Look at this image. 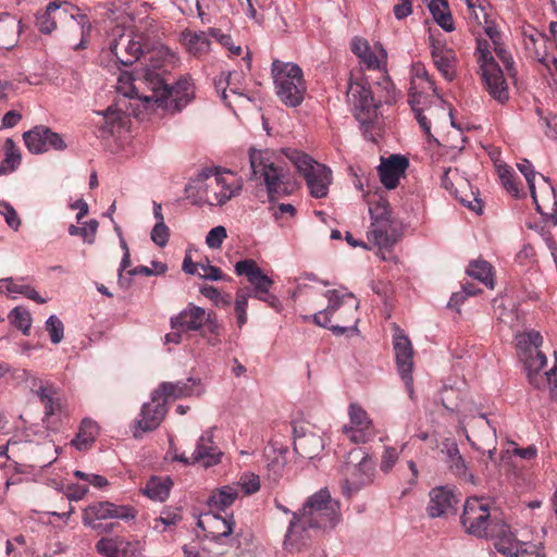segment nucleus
I'll use <instances>...</instances> for the list:
<instances>
[{
    "label": "nucleus",
    "mask_w": 557,
    "mask_h": 557,
    "mask_svg": "<svg viewBox=\"0 0 557 557\" xmlns=\"http://www.w3.org/2000/svg\"><path fill=\"white\" fill-rule=\"evenodd\" d=\"M517 166H518L519 171L525 177V181L528 183V186H529V189H530V193H531V197H532L533 202H534V205L536 207V210L541 214L544 215V212L542 210L541 205L537 201L536 194H535L534 180H535V176H536L537 173L534 172L532 163L530 161H528V160H522V162L518 163Z\"/></svg>",
    "instance_id": "nucleus-45"
},
{
    "label": "nucleus",
    "mask_w": 557,
    "mask_h": 557,
    "mask_svg": "<svg viewBox=\"0 0 557 557\" xmlns=\"http://www.w3.org/2000/svg\"><path fill=\"white\" fill-rule=\"evenodd\" d=\"M194 183L198 193L210 206H223L238 196L243 189L242 178L227 170H202Z\"/></svg>",
    "instance_id": "nucleus-5"
},
{
    "label": "nucleus",
    "mask_w": 557,
    "mask_h": 557,
    "mask_svg": "<svg viewBox=\"0 0 557 557\" xmlns=\"http://www.w3.org/2000/svg\"><path fill=\"white\" fill-rule=\"evenodd\" d=\"M323 296L327 299V306L312 314V321L317 325L330 330L335 336L345 335L348 333V327L339 323H333V318L341 309H343V318L356 315L360 301L354 293L344 286L327 289Z\"/></svg>",
    "instance_id": "nucleus-6"
},
{
    "label": "nucleus",
    "mask_w": 557,
    "mask_h": 557,
    "mask_svg": "<svg viewBox=\"0 0 557 557\" xmlns=\"http://www.w3.org/2000/svg\"><path fill=\"white\" fill-rule=\"evenodd\" d=\"M382 211L386 213V205L385 203H376L374 206H370L369 211L372 219L370 235L374 240L375 245L380 248H387L394 245L395 236L391 233V222L385 218L376 214V211Z\"/></svg>",
    "instance_id": "nucleus-21"
},
{
    "label": "nucleus",
    "mask_w": 557,
    "mask_h": 557,
    "mask_svg": "<svg viewBox=\"0 0 557 557\" xmlns=\"http://www.w3.org/2000/svg\"><path fill=\"white\" fill-rule=\"evenodd\" d=\"M166 270H168V265L165 263L160 262V261H152L151 267L139 265V267H136V268L127 271V274L129 276H134V275H138V274L151 276V275L163 274V273H165Z\"/></svg>",
    "instance_id": "nucleus-49"
},
{
    "label": "nucleus",
    "mask_w": 557,
    "mask_h": 557,
    "mask_svg": "<svg viewBox=\"0 0 557 557\" xmlns=\"http://www.w3.org/2000/svg\"><path fill=\"white\" fill-rule=\"evenodd\" d=\"M128 543L120 537H102L96 544L97 552L106 557H121L126 553Z\"/></svg>",
    "instance_id": "nucleus-37"
},
{
    "label": "nucleus",
    "mask_w": 557,
    "mask_h": 557,
    "mask_svg": "<svg viewBox=\"0 0 557 557\" xmlns=\"http://www.w3.org/2000/svg\"><path fill=\"white\" fill-rule=\"evenodd\" d=\"M408 166V159L401 154H392L388 158H381L377 171L383 186L387 189L396 188Z\"/></svg>",
    "instance_id": "nucleus-20"
},
{
    "label": "nucleus",
    "mask_w": 557,
    "mask_h": 557,
    "mask_svg": "<svg viewBox=\"0 0 557 557\" xmlns=\"http://www.w3.org/2000/svg\"><path fill=\"white\" fill-rule=\"evenodd\" d=\"M109 49L123 65H132L147 49V37L139 29L115 25L110 32Z\"/></svg>",
    "instance_id": "nucleus-10"
},
{
    "label": "nucleus",
    "mask_w": 557,
    "mask_h": 557,
    "mask_svg": "<svg viewBox=\"0 0 557 557\" xmlns=\"http://www.w3.org/2000/svg\"><path fill=\"white\" fill-rule=\"evenodd\" d=\"M46 330L49 333L53 344H59L64 336L63 322L54 314L50 315L46 321Z\"/></svg>",
    "instance_id": "nucleus-48"
},
{
    "label": "nucleus",
    "mask_w": 557,
    "mask_h": 557,
    "mask_svg": "<svg viewBox=\"0 0 557 557\" xmlns=\"http://www.w3.org/2000/svg\"><path fill=\"white\" fill-rule=\"evenodd\" d=\"M475 54L485 91L493 100L499 104H505L509 100L508 85L500 66L488 48V44L478 39Z\"/></svg>",
    "instance_id": "nucleus-9"
},
{
    "label": "nucleus",
    "mask_w": 557,
    "mask_h": 557,
    "mask_svg": "<svg viewBox=\"0 0 557 557\" xmlns=\"http://www.w3.org/2000/svg\"><path fill=\"white\" fill-rule=\"evenodd\" d=\"M323 448L324 443L321 436L307 433L301 426L294 425V449L300 457L313 459Z\"/></svg>",
    "instance_id": "nucleus-25"
},
{
    "label": "nucleus",
    "mask_w": 557,
    "mask_h": 557,
    "mask_svg": "<svg viewBox=\"0 0 557 557\" xmlns=\"http://www.w3.org/2000/svg\"><path fill=\"white\" fill-rule=\"evenodd\" d=\"M341 519L339 504L331 497L326 488H321L309 496L299 511L292 513L285 542L292 544L304 537L310 530L333 529Z\"/></svg>",
    "instance_id": "nucleus-2"
},
{
    "label": "nucleus",
    "mask_w": 557,
    "mask_h": 557,
    "mask_svg": "<svg viewBox=\"0 0 557 557\" xmlns=\"http://www.w3.org/2000/svg\"><path fill=\"white\" fill-rule=\"evenodd\" d=\"M348 416L349 423L343 426V432L352 443H367L375 436L373 422L362 407L351 404Z\"/></svg>",
    "instance_id": "nucleus-17"
},
{
    "label": "nucleus",
    "mask_w": 557,
    "mask_h": 557,
    "mask_svg": "<svg viewBox=\"0 0 557 557\" xmlns=\"http://www.w3.org/2000/svg\"><path fill=\"white\" fill-rule=\"evenodd\" d=\"M412 72L413 77L409 91L408 103L410 104L414 113V117L428 140H435L431 133V120L435 117L437 112L445 114V101L437 96L438 103L433 106L431 97L424 91L418 90L417 82L420 81V83L423 84V86H421L422 89H431L434 95H437L434 83L431 81L428 72L421 64L413 65Z\"/></svg>",
    "instance_id": "nucleus-4"
},
{
    "label": "nucleus",
    "mask_w": 557,
    "mask_h": 557,
    "mask_svg": "<svg viewBox=\"0 0 557 557\" xmlns=\"http://www.w3.org/2000/svg\"><path fill=\"white\" fill-rule=\"evenodd\" d=\"M475 423L482 429V440L484 443L476 445L474 442H471V445L475 449L486 453L490 460H494L496 453V425L492 420L487 419L484 413L480 414Z\"/></svg>",
    "instance_id": "nucleus-29"
},
{
    "label": "nucleus",
    "mask_w": 557,
    "mask_h": 557,
    "mask_svg": "<svg viewBox=\"0 0 557 557\" xmlns=\"http://www.w3.org/2000/svg\"><path fill=\"white\" fill-rule=\"evenodd\" d=\"M209 311L188 304L178 314L171 318V325L173 329H181L183 331H201L208 320Z\"/></svg>",
    "instance_id": "nucleus-24"
},
{
    "label": "nucleus",
    "mask_w": 557,
    "mask_h": 557,
    "mask_svg": "<svg viewBox=\"0 0 557 557\" xmlns=\"http://www.w3.org/2000/svg\"><path fill=\"white\" fill-rule=\"evenodd\" d=\"M152 67L145 66L136 72V78L122 73L116 82L119 94L127 98H139L146 103L153 102L158 108L178 112L194 98L195 88L190 78L182 77L175 84H169L161 73L162 63L174 59V54L164 47L156 50L151 61Z\"/></svg>",
    "instance_id": "nucleus-1"
},
{
    "label": "nucleus",
    "mask_w": 557,
    "mask_h": 557,
    "mask_svg": "<svg viewBox=\"0 0 557 557\" xmlns=\"http://www.w3.org/2000/svg\"><path fill=\"white\" fill-rule=\"evenodd\" d=\"M249 162L250 180L265 185L270 200L287 194L284 170L275 165L272 152L251 148Z\"/></svg>",
    "instance_id": "nucleus-8"
},
{
    "label": "nucleus",
    "mask_w": 557,
    "mask_h": 557,
    "mask_svg": "<svg viewBox=\"0 0 557 557\" xmlns=\"http://www.w3.org/2000/svg\"><path fill=\"white\" fill-rule=\"evenodd\" d=\"M184 44L188 51L193 53L194 55H201L209 51L210 48V39L209 33L206 32H184L182 34Z\"/></svg>",
    "instance_id": "nucleus-33"
},
{
    "label": "nucleus",
    "mask_w": 557,
    "mask_h": 557,
    "mask_svg": "<svg viewBox=\"0 0 557 557\" xmlns=\"http://www.w3.org/2000/svg\"><path fill=\"white\" fill-rule=\"evenodd\" d=\"M542 343V335L534 330L516 335V346L530 384L537 389L548 388L552 398L557 399V351L554 352L556 358L554 367L543 371L547 359L539 349Z\"/></svg>",
    "instance_id": "nucleus-3"
},
{
    "label": "nucleus",
    "mask_w": 557,
    "mask_h": 557,
    "mask_svg": "<svg viewBox=\"0 0 557 557\" xmlns=\"http://www.w3.org/2000/svg\"><path fill=\"white\" fill-rule=\"evenodd\" d=\"M288 158L305 177L310 195L314 198L326 197L332 183V171L300 151H293Z\"/></svg>",
    "instance_id": "nucleus-11"
},
{
    "label": "nucleus",
    "mask_w": 557,
    "mask_h": 557,
    "mask_svg": "<svg viewBox=\"0 0 557 557\" xmlns=\"http://www.w3.org/2000/svg\"><path fill=\"white\" fill-rule=\"evenodd\" d=\"M102 115L104 119V128L109 133H112L115 123L121 121L123 111L117 109L115 106H110L102 112Z\"/></svg>",
    "instance_id": "nucleus-58"
},
{
    "label": "nucleus",
    "mask_w": 557,
    "mask_h": 557,
    "mask_svg": "<svg viewBox=\"0 0 557 557\" xmlns=\"http://www.w3.org/2000/svg\"><path fill=\"white\" fill-rule=\"evenodd\" d=\"M235 273L239 276H246L252 289L250 290L251 297L267 302L270 307L277 309L280 300L274 295H269V292L274 284L263 271L258 267L257 262L252 259H245L236 262ZM249 293V290H247Z\"/></svg>",
    "instance_id": "nucleus-14"
},
{
    "label": "nucleus",
    "mask_w": 557,
    "mask_h": 557,
    "mask_svg": "<svg viewBox=\"0 0 557 557\" xmlns=\"http://www.w3.org/2000/svg\"><path fill=\"white\" fill-rule=\"evenodd\" d=\"M400 451L395 447L386 446L382 454L380 469L384 473H388L399 459Z\"/></svg>",
    "instance_id": "nucleus-53"
},
{
    "label": "nucleus",
    "mask_w": 557,
    "mask_h": 557,
    "mask_svg": "<svg viewBox=\"0 0 557 557\" xmlns=\"http://www.w3.org/2000/svg\"><path fill=\"white\" fill-rule=\"evenodd\" d=\"M394 350L396 357V364L398 369V373L401 380L405 383V386L408 391L409 397H413V379H412V369H413V348L410 339L397 329L394 335Z\"/></svg>",
    "instance_id": "nucleus-16"
},
{
    "label": "nucleus",
    "mask_w": 557,
    "mask_h": 557,
    "mask_svg": "<svg viewBox=\"0 0 557 557\" xmlns=\"http://www.w3.org/2000/svg\"><path fill=\"white\" fill-rule=\"evenodd\" d=\"M151 240L160 248L168 245L170 238V228L166 224H154L150 233Z\"/></svg>",
    "instance_id": "nucleus-55"
},
{
    "label": "nucleus",
    "mask_w": 557,
    "mask_h": 557,
    "mask_svg": "<svg viewBox=\"0 0 557 557\" xmlns=\"http://www.w3.org/2000/svg\"><path fill=\"white\" fill-rule=\"evenodd\" d=\"M213 520L215 523L221 524V528H218L219 531L216 533H212V540L218 542L233 533L234 520L232 516L227 518H221L220 516L214 515Z\"/></svg>",
    "instance_id": "nucleus-51"
},
{
    "label": "nucleus",
    "mask_w": 557,
    "mask_h": 557,
    "mask_svg": "<svg viewBox=\"0 0 557 557\" xmlns=\"http://www.w3.org/2000/svg\"><path fill=\"white\" fill-rule=\"evenodd\" d=\"M195 384H196V381L193 379H188L185 382H183V381H178L175 383L163 382L151 394V400L159 401V400L165 399V403H166L168 399H170V398L176 399V398L188 397L193 394Z\"/></svg>",
    "instance_id": "nucleus-27"
},
{
    "label": "nucleus",
    "mask_w": 557,
    "mask_h": 557,
    "mask_svg": "<svg viewBox=\"0 0 557 557\" xmlns=\"http://www.w3.org/2000/svg\"><path fill=\"white\" fill-rule=\"evenodd\" d=\"M222 451L213 442V431L207 430L198 438L196 448L191 454L193 462L209 468L221 462Z\"/></svg>",
    "instance_id": "nucleus-23"
},
{
    "label": "nucleus",
    "mask_w": 557,
    "mask_h": 557,
    "mask_svg": "<svg viewBox=\"0 0 557 557\" xmlns=\"http://www.w3.org/2000/svg\"><path fill=\"white\" fill-rule=\"evenodd\" d=\"M442 451L446 455V462L449 465V468L451 471H454L455 474H467L466 461L460 455L458 445L455 441L446 440L443 443Z\"/></svg>",
    "instance_id": "nucleus-36"
},
{
    "label": "nucleus",
    "mask_w": 557,
    "mask_h": 557,
    "mask_svg": "<svg viewBox=\"0 0 557 557\" xmlns=\"http://www.w3.org/2000/svg\"><path fill=\"white\" fill-rule=\"evenodd\" d=\"M480 10L483 13V17H484V23H485L484 32H485L486 36L492 40L493 46H497L498 41H500V34H499L498 29L496 28V26L493 23L487 21V14H486L484 8L480 7Z\"/></svg>",
    "instance_id": "nucleus-61"
},
{
    "label": "nucleus",
    "mask_w": 557,
    "mask_h": 557,
    "mask_svg": "<svg viewBox=\"0 0 557 557\" xmlns=\"http://www.w3.org/2000/svg\"><path fill=\"white\" fill-rule=\"evenodd\" d=\"M271 72L280 100L287 107L300 106L307 90L300 66L293 62L274 60Z\"/></svg>",
    "instance_id": "nucleus-7"
},
{
    "label": "nucleus",
    "mask_w": 557,
    "mask_h": 557,
    "mask_svg": "<svg viewBox=\"0 0 557 557\" xmlns=\"http://www.w3.org/2000/svg\"><path fill=\"white\" fill-rule=\"evenodd\" d=\"M460 520L466 532L478 539H488L494 522L503 521L490 512L488 504L484 499L476 497L467 499Z\"/></svg>",
    "instance_id": "nucleus-12"
},
{
    "label": "nucleus",
    "mask_w": 557,
    "mask_h": 557,
    "mask_svg": "<svg viewBox=\"0 0 557 557\" xmlns=\"http://www.w3.org/2000/svg\"><path fill=\"white\" fill-rule=\"evenodd\" d=\"M5 158L0 164V174H7L15 171L21 164V153L20 150L15 147L12 139L5 140Z\"/></svg>",
    "instance_id": "nucleus-39"
},
{
    "label": "nucleus",
    "mask_w": 557,
    "mask_h": 557,
    "mask_svg": "<svg viewBox=\"0 0 557 557\" xmlns=\"http://www.w3.org/2000/svg\"><path fill=\"white\" fill-rule=\"evenodd\" d=\"M0 214L3 215L7 224L14 231L21 226V219L15 209L7 201L0 200Z\"/></svg>",
    "instance_id": "nucleus-52"
},
{
    "label": "nucleus",
    "mask_w": 557,
    "mask_h": 557,
    "mask_svg": "<svg viewBox=\"0 0 557 557\" xmlns=\"http://www.w3.org/2000/svg\"><path fill=\"white\" fill-rule=\"evenodd\" d=\"M9 319L16 329L23 332L24 335H29L32 317L28 310L15 307L11 310Z\"/></svg>",
    "instance_id": "nucleus-44"
},
{
    "label": "nucleus",
    "mask_w": 557,
    "mask_h": 557,
    "mask_svg": "<svg viewBox=\"0 0 557 557\" xmlns=\"http://www.w3.org/2000/svg\"><path fill=\"white\" fill-rule=\"evenodd\" d=\"M99 223L97 220L92 219L85 223V226L78 227L76 225L71 224L69 226V234L72 236H82L83 240L87 244H94L96 239V233L98 230Z\"/></svg>",
    "instance_id": "nucleus-46"
},
{
    "label": "nucleus",
    "mask_w": 557,
    "mask_h": 557,
    "mask_svg": "<svg viewBox=\"0 0 557 557\" xmlns=\"http://www.w3.org/2000/svg\"><path fill=\"white\" fill-rule=\"evenodd\" d=\"M237 487L239 486L244 492L245 494L247 495H251L256 492L259 491L260 488V479L258 475L256 474H244L240 476L237 485Z\"/></svg>",
    "instance_id": "nucleus-56"
},
{
    "label": "nucleus",
    "mask_w": 557,
    "mask_h": 557,
    "mask_svg": "<svg viewBox=\"0 0 557 557\" xmlns=\"http://www.w3.org/2000/svg\"><path fill=\"white\" fill-rule=\"evenodd\" d=\"M151 403L143 405L139 418L136 420V424L141 432L157 429L168 412L165 399L159 401L151 400Z\"/></svg>",
    "instance_id": "nucleus-26"
},
{
    "label": "nucleus",
    "mask_w": 557,
    "mask_h": 557,
    "mask_svg": "<svg viewBox=\"0 0 557 557\" xmlns=\"http://www.w3.org/2000/svg\"><path fill=\"white\" fill-rule=\"evenodd\" d=\"M250 297L251 294L245 289H238L235 294L234 311L239 329H242L247 323V308Z\"/></svg>",
    "instance_id": "nucleus-42"
},
{
    "label": "nucleus",
    "mask_w": 557,
    "mask_h": 557,
    "mask_svg": "<svg viewBox=\"0 0 557 557\" xmlns=\"http://www.w3.org/2000/svg\"><path fill=\"white\" fill-rule=\"evenodd\" d=\"M498 174H499V178H500L504 187L506 188V190L512 195H517L518 186L513 180V176H515L513 170L507 165H500V166H498Z\"/></svg>",
    "instance_id": "nucleus-54"
},
{
    "label": "nucleus",
    "mask_w": 557,
    "mask_h": 557,
    "mask_svg": "<svg viewBox=\"0 0 557 557\" xmlns=\"http://www.w3.org/2000/svg\"><path fill=\"white\" fill-rule=\"evenodd\" d=\"M467 273L483 284L493 286L492 268L488 262L482 260L473 261L469 264Z\"/></svg>",
    "instance_id": "nucleus-41"
},
{
    "label": "nucleus",
    "mask_w": 557,
    "mask_h": 557,
    "mask_svg": "<svg viewBox=\"0 0 557 557\" xmlns=\"http://www.w3.org/2000/svg\"><path fill=\"white\" fill-rule=\"evenodd\" d=\"M364 54L366 55L359 60L368 70H381L385 67L387 53L381 44H375L369 49V52Z\"/></svg>",
    "instance_id": "nucleus-38"
},
{
    "label": "nucleus",
    "mask_w": 557,
    "mask_h": 557,
    "mask_svg": "<svg viewBox=\"0 0 557 557\" xmlns=\"http://www.w3.org/2000/svg\"><path fill=\"white\" fill-rule=\"evenodd\" d=\"M541 120L545 127V129H544L545 135L548 138L556 139L557 138V115L542 116Z\"/></svg>",
    "instance_id": "nucleus-62"
},
{
    "label": "nucleus",
    "mask_w": 557,
    "mask_h": 557,
    "mask_svg": "<svg viewBox=\"0 0 557 557\" xmlns=\"http://www.w3.org/2000/svg\"><path fill=\"white\" fill-rule=\"evenodd\" d=\"M173 485L170 476L159 478L152 476L144 488V494L156 502H163L169 497Z\"/></svg>",
    "instance_id": "nucleus-31"
},
{
    "label": "nucleus",
    "mask_w": 557,
    "mask_h": 557,
    "mask_svg": "<svg viewBox=\"0 0 557 557\" xmlns=\"http://www.w3.org/2000/svg\"><path fill=\"white\" fill-rule=\"evenodd\" d=\"M46 135H48V127L45 125H37L30 131L24 133L23 138L27 149L35 154L46 152Z\"/></svg>",
    "instance_id": "nucleus-34"
},
{
    "label": "nucleus",
    "mask_w": 557,
    "mask_h": 557,
    "mask_svg": "<svg viewBox=\"0 0 557 557\" xmlns=\"http://www.w3.org/2000/svg\"><path fill=\"white\" fill-rule=\"evenodd\" d=\"M182 516L178 509H164L160 516L154 519L153 529L159 532H164L168 528L175 525L180 522Z\"/></svg>",
    "instance_id": "nucleus-47"
},
{
    "label": "nucleus",
    "mask_w": 557,
    "mask_h": 557,
    "mask_svg": "<svg viewBox=\"0 0 557 557\" xmlns=\"http://www.w3.org/2000/svg\"><path fill=\"white\" fill-rule=\"evenodd\" d=\"M88 492L86 485L73 484L69 486L67 499L71 502H78L85 497Z\"/></svg>",
    "instance_id": "nucleus-64"
},
{
    "label": "nucleus",
    "mask_w": 557,
    "mask_h": 557,
    "mask_svg": "<svg viewBox=\"0 0 557 557\" xmlns=\"http://www.w3.org/2000/svg\"><path fill=\"white\" fill-rule=\"evenodd\" d=\"M488 539H493L495 549L506 557H520L525 553L515 534L510 531L509 525L504 521H495Z\"/></svg>",
    "instance_id": "nucleus-19"
},
{
    "label": "nucleus",
    "mask_w": 557,
    "mask_h": 557,
    "mask_svg": "<svg viewBox=\"0 0 557 557\" xmlns=\"http://www.w3.org/2000/svg\"><path fill=\"white\" fill-rule=\"evenodd\" d=\"M3 281H5V284H7L5 289L8 293L24 295L25 297L36 301L37 304H46L47 302V299L41 297L36 292V289L33 288L30 285L14 282V280L12 277L3 278Z\"/></svg>",
    "instance_id": "nucleus-40"
},
{
    "label": "nucleus",
    "mask_w": 557,
    "mask_h": 557,
    "mask_svg": "<svg viewBox=\"0 0 557 557\" xmlns=\"http://www.w3.org/2000/svg\"><path fill=\"white\" fill-rule=\"evenodd\" d=\"M347 97L354 104L356 117L364 127V134L368 139V129L372 127L377 119V102L374 100L372 91L363 81L350 82L347 90Z\"/></svg>",
    "instance_id": "nucleus-13"
},
{
    "label": "nucleus",
    "mask_w": 557,
    "mask_h": 557,
    "mask_svg": "<svg viewBox=\"0 0 557 557\" xmlns=\"http://www.w3.org/2000/svg\"><path fill=\"white\" fill-rule=\"evenodd\" d=\"M355 472L357 478L352 480H346L342 486L343 494L346 497H351L360 490L361 486L372 481L373 468L368 456H364L361 461L355 466Z\"/></svg>",
    "instance_id": "nucleus-28"
},
{
    "label": "nucleus",
    "mask_w": 557,
    "mask_h": 557,
    "mask_svg": "<svg viewBox=\"0 0 557 557\" xmlns=\"http://www.w3.org/2000/svg\"><path fill=\"white\" fill-rule=\"evenodd\" d=\"M2 27L10 28L11 29V38L7 42V45H3L2 47L10 49L15 46L17 41V36L21 32V21H17L15 17L10 16L7 14V18L4 21V25H0V29Z\"/></svg>",
    "instance_id": "nucleus-57"
},
{
    "label": "nucleus",
    "mask_w": 557,
    "mask_h": 557,
    "mask_svg": "<svg viewBox=\"0 0 557 557\" xmlns=\"http://www.w3.org/2000/svg\"><path fill=\"white\" fill-rule=\"evenodd\" d=\"M60 8L57 2H50L42 13L36 17V25L42 34H50L55 28L54 18L51 16Z\"/></svg>",
    "instance_id": "nucleus-43"
},
{
    "label": "nucleus",
    "mask_w": 557,
    "mask_h": 557,
    "mask_svg": "<svg viewBox=\"0 0 557 557\" xmlns=\"http://www.w3.org/2000/svg\"><path fill=\"white\" fill-rule=\"evenodd\" d=\"M430 48L434 65L445 79L451 82L455 78L457 61L455 51L445 42L435 41L432 37H430Z\"/></svg>",
    "instance_id": "nucleus-22"
},
{
    "label": "nucleus",
    "mask_w": 557,
    "mask_h": 557,
    "mask_svg": "<svg viewBox=\"0 0 557 557\" xmlns=\"http://www.w3.org/2000/svg\"><path fill=\"white\" fill-rule=\"evenodd\" d=\"M238 497V487L235 485H224L215 490L208 498V505L211 510L223 511L228 508Z\"/></svg>",
    "instance_id": "nucleus-30"
},
{
    "label": "nucleus",
    "mask_w": 557,
    "mask_h": 557,
    "mask_svg": "<svg viewBox=\"0 0 557 557\" xmlns=\"http://www.w3.org/2000/svg\"><path fill=\"white\" fill-rule=\"evenodd\" d=\"M46 141H47V151L49 149H54L58 151H63L66 149V144L64 143L61 135L51 131L49 127H48V135H46Z\"/></svg>",
    "instance_id": "nucleus-60"
},
{
    "label": "nucleus",
    "mask_w": 557,
    "mask_h": 557,
    "mask_svg": "<svg viewBox=\"0 0 557 557\" xmlns=\"http://www.w3.org/2000/svg\"><path fill=\"white\" fill-rule=\"evenodd\" d=\"M227 237L226 228L222 225H218L211 228L206 236V244L211 249L221 248L223 242Z\"/></svg>",
    "instance_id": "nucleus-50"
},
{
    "label": "nucleus",
    "mask_w": 557,
    "mask_h": 557,
    "mask_svg": "<svg viewBox=\"0 0 557 557\" xmlns=\"http://www.w3.org/2000/svg\"><path fill=\"white\" fill-rule=\"evenodd\" d=\"M242 76L243 75L240 72H233V73L230 72L227 74L222 73L219 77L214 78L215 89L218 92L221 94V99L227 106H230V103L227 102V94H226L227 89L233 95H236L238 97L243 96V94L239 91V87H238Z\"/></svg>",
    "instance_id": "nucleus-32"
},
{
    "label": "nucleus",
    "mask_w": 557,
    "mask_h": 557,
    "mask_svg": "<svg viewBox=\"0 0 557 557\" xmlns=\"http://www.w3.org/2000/svg\"><path fill=\"white\" fill-rule=\"evenodd\" d=\"M458 497L449 486H436L429 492L425 511L432 519L444 518L455 510Z\"/></svg>",
    "instance_id": "nucleus-18"
},
{
    "label": "nucleus",
    "mask_w": 557,
    "mask_h": 557,
    "mask_svg": "<svg viewBox=\"0 0 557 557\" xmlns=\"http://www.w3.org/2000/svg\"><path fill=\"white\" fill-rule=\"evenodd\" d=\"M98 435V425L91 419H84L81 423L76 437L72 441V445L78 450L87 449Z\"/></svg>",
    "instance_id": "nucleus-35"
},
{
    "label": "nucleus",
    "mask_w": 557,
    "mask_h": 557,
    "mask_svg": "<svg viewBox=\"0 0 557 557\" xmlns=\"http://www.w3.org/2000/svg\"><path fill=\"white\" fill-rule=\"evenodd\" d=\"M494 51L496 55L502 60L509 74H512L511 72L513 69V60L510 53H508L506 49L502 46L500 41H498L497 46H494Z\"/></svg>",
    "instance_id": "nucleus-63"
},
{
    "label": "nucleus",
    "mask_w": 557,
    "mask_h": 557,
    "mask_svg": "<svg viewBox=\"0 0 557 557\" xmlns=\"http://www.w3.org/2000/svg\"><path fill=\"white\" fill-rule=\"evenodd\" d=\"M74 475L79 480L87 481L88 483H90L91 485H94L95 487H98V488L106 487L109 484L108 480L104 476L99 475V474L85 473L81 470H75Z\"/></svg>",
    "instance_id": "nucleus-59"
},
{
    "label": "nucleus",
    "mask_w": 557,
    "mask_h": 557,
    "mask_svg": "<svg viewBox=\"0 0 557 557\" xmlns=\"http://www.w3.org/2000/svg\"><path fill=\"white\" fill-rule=\"evenodd\" d=\"M135 518V511L128 506H119L110 502H100L86 507L83 511V523L94 530L100 529L102 523L97 520L121 519L131 520Z\"/></svg>",
    "instance_id": "nucleus-15"
}]
</instances>
